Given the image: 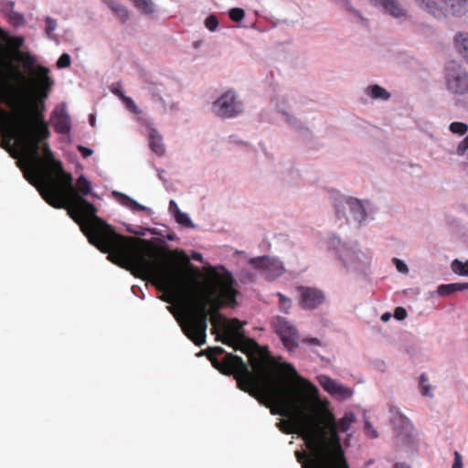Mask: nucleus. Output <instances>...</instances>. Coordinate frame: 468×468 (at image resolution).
<instances>
[{
    "instance_id": "nucleus-1",
    "label": "nucleus",
    "mask_w": 468,
    "mask_h": 468,
    "mask_svg": "<svg viewBox=\"0 0 468 468\" xmlns=\"http://www.w3.org/2000/svg\"><path fill=\"white\" fill-rule=\"evenodd\" d=\"M35 61L0 60V119L8 132L1 135L0 146L13 158H21L27 166L24 172L27 180L33 186L42 181L48 189L47 199L58 207L62 190L54 176H62L68 191L72 189L71 176L45 142L50 132L42 111L27 99L29 88L48 96L53 85L47 68L32 69Z\"/></svg>"
},
{
    "instance_id": "nucleus-2",
    "label": "nucleus",
    "mask_w": 468,
    "mask_h": 468,
    "mask_svg": "<svg viewBox=\"0 0 468 468\" xmlns=\"http://www.w3.org/2000/svg\"><path fill=\"white\" fill-rule=\"evenodd\" d=\"M149 257L154 261V271H143L136 267H129L135 276H149L154 280L157 289L165 294L161 299L173 303L182 298L185 303V317L181 323L184 334L197 346L206 343L207 321L210 314L219 313L225 305L234 306L238 291L234 288L235 281L230 272L213 271L212 284L202 289L195 284L191 290L185 291L179 272L172 268L166 261L154 259V252L149 248Z\"/></svg>"
},
{
    "instance_id": "nucleus-3",
    "label": "nucleus",
    "mask_w": 468,
    "mask_h": 468,
    "mask_svg": "<svg viewBox=\"0 0 468 468\" xmlns=\"http://www.w3.org/2000/svg\"><path fill=\"white\" fill-rule=\"evenodd\" d=\"M71 182L73 181L72 176ZM58 186L62 190L59 206L51 204L48 199V189L42 181H37L35 186L41 193L43 198L56 208L66 207L70 218L80 227L89 241L101 251L108 253V259L125 269L136 267L143 271H154V261L149 257V248L140 245L133 237L117 234L112 228L96 216L97 209L93 204L87 201L83 196L90 193L91 186L89 180L80 176L77 179V188L68 191L64 188L62 176H54Z\"/></svg>"
},
{
    "instance_id": "nucleus-4",
    "label": "nucleus",
    "mask_w": 468,
    "mask_h": 468,
    "mask_svg": "<svg viewBox=\"0 0 468 468\" xmlns=\"http://www.w3.org/2000/svg\"><path fill=\"white\" fill-rule=\"evenodd\" d=\"M282 367L297 381L299 396L291 388L271 383L267 375L247 393L269 408L272 415L286 417L287 420H281L277 424L279 430L285 434H297L314 453V416L307 413L306 402L309 397L316 396L318 390L313 383L300 377L292 364L284 363Z\"/></svg>"
},
{
    "instance_id": "nucleus-5",
    "label": "nucleus",
    "mask_w": 468,
    "mask_h": 468,
    "mask_svg": "<svg viewBox=\"0 0 468 468\" xmlns=\"http://www.w3.org/2000/svg\"><path fill=\"white\" fill-rule=\"evenodd\" d=\"M356 421L352 412L335 420L331 410L319 408L314 410V454L306 468H349L338 432L347 431Z\"/></svg>"
},
{
    "instance_id": "nucleus-6",
    "label": "nucleus",
    "mask_w": 468,
    "mask_h": 468,
    "mask_svg": "<svg viewBox=\"0 0 468 468\" xmlns=\"http://www.w3.org/2000/svg\"><path fill=\"white\" fill-rule=\"evenodd\" d=\"M222 354H225V350L220 346L208 347L206 350V355L212 366L224 375H232L237 381L238 388L244 392H248L263 377L268 375L267 367L261 360L253 359L251 363L254 371H251L240 356L233 354H226L224 358L219 361L217 356Z\"/></svg>"
},
{
    "instance_id": "nucleus-7",
    "label": "nucleus",
    "mask_w": 468,
    "mask_h": 468,
    "mask_svg": "<svg viewBox=\"0 0 468 468\" xmlns=\"http://www.w3.org/2000/svg\"><path fill=\"white\" fill-rule=\"evenodd\" d=\"M208 319L212 324L211 334L216 335V341L238 349L245 335L242 324L238 319L228 321L220 313L210 314Z\"/></svg>"
},
{
    "instance_id": "nucleus-8",
    "label": "nucleus",
    "mask_w": 468,
    "mask_h": 468,
    "mask_svg": "<svg viewBox=\"0 0 468 468\" xmlns=\"http://www.w3.org/2000/svg\"><path fill=\"white\" fill-rule=\"evenodd\" d=\"M416 6L436 19L461 16L467 12L468 0H413Z\"/></svg>"
},
{
    "instance_id": "nucleus-9",
    "label": "nucleus",
    "mask_w": 468,
    "mask_h": 468,
    "mask_svg": "<svg viewBox=\"0 0 468 468\" xmlns=\"http://www.w3.org/2000/svg\"><path fill=\"white\" fill-rule=\"evenodd\" d=\"M447 90L459 96H468V73L455 60H451L445 68Z\"/></svg>"
},
{
    "instance_id": "nucleus-10",
    "label": "nucleus",
    "mask_w": 468,
    "mask_h": 468,
    "mask_svg": "<svg viewBox=\"0 0 468 468\" xmlns=\"http://www.w3.org/2000/svg\"><path fill=\"white\" fill-rule=\"evenodd\" d=\"M271 325L287 350L294 351L298 347L299 334L290 321L282 316H275L272 318Z\"/></svg>"
},
{
    "instance_id": "nucleus-11",
    "label": "nucleus",
    "mask_w": 468,
    "mask_h": 468,
    "mask_svg": "<svg viewBox=\"0 0 468 468\" xmlns=\"http://www.w3.org/2000/svg\"><path fill=\"white\" fill-rule=\"evenodd\" d=\"M216 113L221 118H232L242 112V103L236 100L233 90L222 94L213 104Z\"/></svg>"
},
{
    "instance_id": "nucleus-12",
    "label": "nucleus",
    "mask_w": 468,
    "mask_h": 468,
    "mask_svg": "<svg viewBox=\"0 0 468 468\" xmlns=\"http://www.w3.org/2000/svg\"><path fill=\"white\" fill-rule=\"evenodd\" d=\"M250 263L255 269L262 271L270 279H276L284 272L282 261L267 256L253 258Z\"/></svg>"
},
{
    "instance_id": "nucleus-13",
    "label": "nucleus",
    "mask_w": 468,
    "mask_h": 468,
    "mask_svg": "<svg viewBox=\"0 0 468 468\" xmlns=\"http://www.w3.org/2000/svg\"><path fill=\"white\" fill-rule=\"evenodd\" d=\"M297 291L300 295V304L304 309H315L324 301V294L319 289L300 286Z\"/></svg>"
},
{
    "instance_id": "nucleus-14",
    "label": "nucleus",
    "mask_w": 468,
    "mask_h": 468,
    "mask_svg": "<svg viewBox=\"0 0 468 468\" xmlns=\"http://www.w3.org/2000/svg\"><path fill=\"white\" fill-rule=\"evenodd\" d=\"M318 380L326 392L340 399H349L353 395L351 388L345 387L328 376L322 375L318 378Z\"/></svg>"
},
{
    "instance_id": "nucleus-15",
    "label": "nucleus",
    "mask_w": 468,
    "mask_h": 468,
    "mask_svg": "<svg viewBox=\"0 0 468 468\" xmlns=\"http://www.w3.org/2000/svg\"><path fill=\"white\" fill-rule=\"evenodd\" d=\"M51 123L55 131L60 134H67L70 131L69 116L64 105L57 106L51 114Z\"/></svg>"
},
{
    "instance_id": "nucleus-16",
    "label": "nucleus",
    "mask_w": 468,
    "mask_h": 468,
    "mask_svg": "<svg viewBox=\"0 0 468 468\" xmlns=\"http://www.w3.org/2000/svg\"><path fill=\"white\" fill-rule=\"evenodd\" d=\"M373 5L381 8L385 13L394 18L406 16L407 10L401 5L399 0H371Z\"/></svg>"
},
{
    "instance_id": "nucleus-17",
    "label": "nucleus",
    "mask_w": 468,
    "mask_h": 468,
    "mask_svg": "<svg viewBox=\"0 0 468 468\" xmlns=\"http://www.w3.org/2000/svg\"><path fill=\"white\" fill-rule=\"evenodd\" d=\"M103 3L121 23L124 24L127 22L130 16L129 9L119 0H103Z\"/></svg>"
},
{
    "instance_id": "nucleus-18",
    "label": "nucleus",
    "mask_w": 468,
    "mask_h": 468,
    "mask_svg": "<svg viewBox=\"0 0 468 468\" xmlns=\"http://www.w3.org/2000/svg\"><path fill=\"white\" fill-rule=\"evenodd\" d=\"M452 44L457 54L463 57V58H468V31L455 33Z\"/></svg>"
},
{
    "instance_id": "nucleus-19",
    "label": "nucleus",
    "mask_w": 468,
    "mask_h": 468,
    "mask_svg": "<svg viewBox=\"0 0 468 468\" xmlns=\"http://www.w3.org/2000/svg\"><path fill=\"white\" fill-rule=\"evenodd\" d=\"M149 146L157 155L162 156L165 153L163 138L156 129L151 128L148 133Z\"/></svg>"
},
{
    "instance_id": "nucleus-20",
    "label": "nucleus",
    "mask_w": 468,
    "mask_h": 468,
    "mask_svg": "<svg viewBox=\"0 0 468 468\" xmlns=\"http://www.w3.org/2000/svg\"><path fill=\"white\" fill-rule=\"evenodd\" d=\"M346 203L349 206L355 219H356L358 222H361L366 218V208L360 200L354 197H348L346 199Z\"/></svg>"
},
{
    "instance_id": "nucleus-21",
    "label": "nucleus",
    "mask_w": 468,
    "mask_h": 468,
    "mask_svg": "<svg viewBox=\"0 0 468 468\" xmlns=\"http://www.w3.org/2000/svg\"><path fill=\"white\" fill-rule=\"evenodd\" d=\"M133 7L144 15H152L156 11V5L153 0H129Z\"/></svg>"
},
{
    "instance_id": "nucleus-22",
    "label": "nucleus",
    "mask_w": 468,
    "mask_h": 468,
    "mask_svg": "<svg viewBox=\"0 0 468 468\" xmlns=\"http://www.w3.org/2000/svg\"><path fill=\"white\" fill-rule=\"evenodd\" d=\"M116 195L118 196V201L120 202V204L130 208L133 211L141 212L145 211L147 209L146 207L137 203L135 200H133L125 194L116 193Z\"/></svg>"
},
{
    "instance_id": "nucleus-23",
    "label": "nucleus",
    "mask_w": 468,
    "mask_h": 468,
    "mask_svg": "<svg viewBox=\"0 0 468 468\" xmlns=\"http://www.w3.org/2000/svg\"><path fill=\"white\" fill-rule=\"evenodd\" d=\"M366 93L375 100L388 101L390 98V93L379 85L368 86L366 90Z\"/></svg>"
},
{
    "instance_id": "nucleus-24",
    "label": "nucleus",
    "mask_w": 468,
    "mask_h": 468,
    "mask_svg": "<svg viewBox=\"0 0 468 468\" xmlns=\"http://www.w3.org/2000/svg\"><path fill=\"white\" fill-rule=\"evenodd\" d=\"M463 290H465V285H463V283L442 284V285L439 286L438 293L441 296H446L453 292L463 291Z\"/></svg>"
},
{
    "instance_id": "nucleus-25",
    "label": "nucleus",
    "mask_w": 468,
    "mask_h": 468,
    "mask_svg": "<svg viewBox=\"0 0 468 468\" xmlns=\"http://www.w3.org/2000/svg\"><path fill=\"white\" fill-rule=\"evenodd\" d=\"M45 33L47 37L49 39L57 40L56 35L54 33L58 27L57 20L48 16L45 19Z\"/></svg>"
},
{
    "instance_id": "nucleus-26",
    "label": "nucleus",
    "mask_w": 468,
    "mask_h": 468,
    "mask_svg": "<svg viewBox=\"0 0 468 468\" xmlns=\"http://www.w3.org/2000/svg\"><path fill=\"white\" fill-rule=\"evenodd\" d=\"M452 269L453 272L459 275L468 276V261L463 262L459 260H454L452 263Z\"/></svg>"
},
{
    "instance_id": "nucleus-27",
    "label": "nucleus",
    "mask_w": 468,
    "mask_h": 468,
    "mask_svg": "<svg viewBox=\"0 0 468 468\" xmlns=\"http://www.w3.org/2000/svg\"><path fill=\"white\" fill-rule=\"evenodd\" d=\"M314 456L315 454L312 451H310V454L303 451L295 452V457L297 459V462L302 464V468H306V464H309L310 460Z\"/></svg>"
},
{
    "instance_id": "nucleus-28",
    "label": "nucleus",
    "mask_w": 468,
    "mask_h": 468,
    "mask_svg": "<svg viewBox=\"0 0 468 468\" xmlns=\"http://www.w3.org/2000/svg\"><path fill=\"white\" fill-rule=\"evenodd\" d=\"M277 297L279 299V308L280 311L285 314H288L291 307H292V300L288 297H286L282 292L277 293Z\"/></svg>"
},
{
    "instance_id": "nucleus-29",
    "label": "nucleus",
    "mask_w": 468,
    "mask_h": 468,
    "mask_svg": "<svg viewBox=\"0 0 468 468\" xmlns=\"http://www.w3.org/2000/svg\"><path fill=\"white\" fill-rule=\"evenodd\" d=\"M450 131L458 135H463L468 132V125L461 122H453L450 124Z\"/></svg>"
},
{
    "instance_id": "nucleus-30",
    "label": "nucleus",
    "mask_w": 468,
    "mask_h": 468,
    "mask_svg": "<svg viewBox=\"0 0 468 468\" xmlns=\"http://www.w3.org/2000/svg\"><path fill=\"white\" fill-rule=\"evenodd\" d=\"M174 217H175L176 221L178 224H180L184 227H186V228L193 227L192 221L187 214L180 211V212H177V214Z\"/></svg>"
},
{
    "instance_id": "nucleus-31",
    "label": "nucleus",
    "mask_w": 468,
    "mask_h": 468,
    "mask_svg": "<svg viewBox=\"0 0 468 468\" xmlns=\"http://www.w3.org/2000/svg\"><path fill=\"white\" fill-rule=\"evenodd\" d=\"M9 23L13 25L14 27H19L24 24L25 18L24 16L18 12H14L10 14L8 16H6Z\"/></svg>"
},
{
    "instance_id": "nucleus-32",
    "label": "nucleus",
    "mask_w": 468,
    "mask_h": 468,
    "mask_svg": "<svg viewBox=\"0 0 468 468\" xmlns=\"http://www.w3.org/2000/svg\"><path fill=\"white\" fill-rule=\"evenodd\" d=\"M229 16L232 21L239 22L244 18L245 12L242 8L234 7L229 11Z\"/></svg>"
},
{
    "instance_id": "nucleus-33",
    "label": "nucleus",
    "mask_w": 468,
    "mask_h": 468,
    "mask_svg": "<svg viewBox=\"0 0 468 468\" xmlns=\"http://www.w3.org/2000/svg\"><path fill=\"white\" fill-rule=\"evenodd\" d=\"M14 7V1H2L0 3V11L5 16V17L15 12Z\"/></svg>"
},
{
    "instance_id": "nucleus-34",
    "label": "nucleus",
    "mask_w": 468,
    "mask_h": 468,
    "mask_svg": "<svg viewBox=\"0 0 468 468\" xmlns=\"http://www.w3.org/2000/svg\"><path fill=\"white\" fill-rule=\"evenodd\" d=\"M427 381H428L427 376L424 373L421 374L420 377V388L421 394L423 396L431 397V393L430 390V387L426 384Z\"/></svg>"
},
{
    "instance_id": "nucleus-35",
    "label": "nucleus",
    "mask_w": 468,
    "mask_h": 468,
    "mask_svg": "<svg viewBox=\"0 0 468 468\" xmlns=\"http://www.w3.org/2000/svg\"><path fill=\"white\" fill-rule=\"evenodd\" d=\"M205 26L209 31H216L218 27V20L216 16L210 15L205 19Z\"/></svg>"
},
{
    "instance_id": "nucleus-36",
    "label": "nucleus",
    "mask_w": 468,
    "mask_h": 468,
    "mask_svg": "<svg viewBox=\"0 0 468 468\" xmlns=\"http://www.w3.org/2000/svg\"><path fill=\"white\" fill-rule=\"evenodd\" d=\"M123 103L127 110H129L131 112L138 114L141 112L133 100L130 97L123 96Z\"/></svg>"
},
{
    "instance_id": "nucleus-37",
    "label": "nucleus",
    "mask_w": 468,
    "mask_h": 468,
    "mask_svg": "<svg viewBox=\"0 0 468 468\" xmlns=\"http://www.w3.org/2000/svg\"><path fill=\"white\" fill-rule=\"evenodd\" d=\"M365 433L367 437L376 439L378 437V431L374 429L373 425L367 420H365Z\"/></svg>"
},
{
    "instance_id": "nucleus-38",
    "label": "nucleus",
    "mask_w": 468,
    "mask_h": 468,
    "mask_svg": "<svg viewBox=\"0 0 468 468\" xmlns=\"http://www.w3.org/2000/svg\"><path fill=\"white\" fill-rule=\"evenodd\" d=\"M179 254V258H180V261L189 269H193L195 271L196 273H198V270L197 268L194 267V265L190 262L189 261V258L187 257V255L183 252V251H180L178 252Z\"/></svg>"
},
{
    "instance_id": "nucleus-39",
    "label": "nucleus",
    "mask_w": 468,
    "mask_h": 468,
    "mask_svg": "<svg viewBox=\"0 0 468 468\" xmlns=\"http://www.w3.org/2000/svg\"><path fill=\"white\" fill-rule=\"evenodd\" d=\"M468 150V135L457 146L456 153L458 155H463Z\"/></svg>"
},
{
    "instance_id": "nucleus-40",
    "label": "nucleus",
    "mask_w": 468,
    "mask_h": 468,
    "mask_svg": "<svg viewBox=\"0 0 468 468\" xmlns=\"http://www.w3.org/2000/svg\"><path fill=\"white\" fill-rule=\"evenodd\" d=\"M343 1H344V6H345L348 11H350V12H351L355 16H356L357 18H360V19L364 20V18H363V16H362V15H361V13H360L358 10H356V9L353 8V7L351 6V5H350V3H349V1H348V0H343Z\"/></svg>"
},
{
    "instance_id": "nucleus-41",
    "label": "nucleus",
    "mask_w": 468,
    "mask_h": 468,
    "mask_svg": "<svg viewBox=\"0 0 468 468\" xmlns=\"http://www.w3.org/2000/svg\"><path fill=\"white\" fill-rule=\"evenodd\" d=\"M397 320H404L407 317V311L403 307H397L394 312Z\"/></svg>"
},
{
    "instance_id": "nucleus-42",
    "label": "nucleus",
    "mask_w": 468,
    "mask_h": 468,
    "mask_svg": "<svg viewBox=\"0 0 468 468\" xmlns=\"http://www.w3.org/2000/svg\"><path fill=\"white\" fill-rule=\"evenodd\" d=\"M463 459L462 455L459 453V452H454V462L452 468H463Z\"/></svg>"
},
{
    "instance_id": "nucleus-43",
    "label": "nucleus",
    "mask_w": 468,
    "mask_h": 468,
    "mask_svg": "<svg viewBox=\"0 0 468 468\" xmlns=\"http://www.w3.org/2000/svg\"><path fill=\"white\" fill-rule=\"evenodd\" d=\"M393 261L397 267V270L399 271V272H407L408 271V267L407 265L400 260L397 259V258H394L393 259Z\"/></svg>"
},
{
    "instance_id": "nucleus-44",
    "label": "nucleus",
    "mask_w": 468,
    "mask_h": 468,
    "mask_svg": "<svg viewBox=\"0 0 468 468\" xmlns=\"http://www.w3.org/2000/svg\"><path fill=\"white\" fill-rule=\"evenodd\" d=\"M78 151L80 153L83 158H87L93 154V151L91 149L82 145L78 146Z\"/></svg>"
},
{
    "instance_id": "nucleus-45",
    "label": "nucleus",
    "mask_w": 468,
    "mask_h": 468,
    "mask_svg": "<svg viewBox=\"0 0 468 468\" xmlns=\"http://www.w3.org/2000/svg\"><path fill=\"white\" fill-rule=\"evenodd\" d=\"M169 211L174 216H176L177 214V212L181 211L175 200H170V202H169Z\"/></svg>"
},
{
    "instance_id": "nucleus-46",
    "label": "nucleus",
    "mask_w": 468,
    "mask_h": 468,
    "mask_svg": "<svg viewBox=\"0 0 468 468\" xmlns=\"http://www.w3.org/2000/svg\"><path fill=\"white\" fill-rule=\"evenodd\" d=\"M303 343H306L308 345L321 346V341L315 337L303 338Z\"/></svg>"
},
{
    "instance_id": "nucleus-47",
    "label": "nucleus",
    "mask_w": 468,
    "mask_h": 468,
    "mask_svg": "<svg viewBox=\"0 0 468 468\" xmlns=\"http://www.w3.org/2000/svg\"><path fill=\"white\" fill-rule=\"evenodd\" d=\"M71 60H57V66L59 69L69 68Z\"/></svg>"
},
{
    "instance_id": "nucleus-48",
    "label": "nucleus",
    "mask_w": 468,
    "mask_h": 468,
    "mask_svg": "<svg viewBox=\"0 0 468 468\" xmlns=\"http://www.w3.org/2000/svg\"><path fill=\"white\" fill-rule=\"evenodd\" d=\"M191 258L194 260V261H199V262H203V256L201 253L199 252H197V251H193L192 254H191Z\"/></svg>"
},
{
    "instance_id": "nucleus-49",
    "label": "nucleus",
    "mask_w": 468,
    "mask_h": 468,
    "mask_svg": "<svg viewBox=\"0 0 468 468\" xmlns=\"http://www.w3.org/2000/svg\"><path fill=\"white\" fill-rule=\"evenodd\" d=\"M112 92L115 95H117L122 100V101L123 102V96H125V95H124V93L122 90H120L118 89H115V90H112Z\"/></svg>"
},
{
    "instance_id": "nucleus-50",
    "label": "nucleus",
    "mask_w": 468,
    "mask_h": 468,
    "mask_svg": "<svg viewBox=\"0 0 468 468\" xmlns=\"http://www.w3.org/2000/svg\"><path fill=\"white\" fill-rule=\"evenodd\" d=\"M58 58H71V55L67 52H64L59 56Z\"/></svg>"
},
{
    "instance_id": "nucleus-51",
    "label": "nucleus",
    "mask_w": 468,
    "mask_h": 468,
    "mask_svg": "<svg viewBox=\"0 0 468 468\" xmlns=\"http://www.w3.org/2000/svg\"><path fill=\"white\" fill-rule=\"evenodd\" d=\"M395 468H410L407 464L405 463H396L394 465Z\"/></svg>"
},
{
    "instance_id": "nucleus-52",
    "label": "nucleus",
    "mask_w": 468,
    "mask_h": 468,
    "mask_svg": "<svg viewBox=\"0 0 468 468\" xmlns=\"http://www.w3.org/2000/svg\"><path fill=\"white\" fill-rule=\"evenodd\" d=\"M389 317H390V314H389L388 313H386V314H384L381 316V319H382L383 321H388V320L389 319Z\"/></svg>"
},
{
    "instance_id": "nucleus-53",
    "label": "nucleus",
    "mask_w": 468,
    "mask_h": 468,
    "mask_svg": "<svg viewBox=\"0 0 468 468\" xmlns=\"http://www.w3.org/2000/svg\"><path fill=\"white\" fill-rule=\"evenodd\" d=\"M89 120H90V125L94 126L95 125V116L90 115Z\"/></svg>"
},
{
    "instance_id": "nucleus-54",
    "label": "nucleus",
    "mask_w": 468,
    "mask_h": 468,
    "mask_svg": "<svg viewBox=\"0 0 468 468\" xmlns=\"http://www.w3.org/2000/svg\"><path fill=\"white\" fill-rule=\"evenodd\" d=\"M335 209H336V215L338 218H340V204H335Z\"/></svg>"
},
{
    "instance_id": "nucleus-55",
    "label": "nucleus",
    "mask_w": 468,
    "mask_h": 468,
    "mask_svg": "<svg viewBox=\"0 0 468 468\" xmlns=\"http://www.w3.org/2000/svg\"><path fill=\"white\" fill-rule=\"evenodd\" d=\"M140 242H141V243H144V244H145V243H146V241H145L144 239H140Z\"/></svg>"
},
{
    "instance_id": "nucleus-56",
    "label": "nucleus",
    "mask_w": 468,
    "mask_h": 468,
    "mask_svg": "<svg viewBox=\"0 0 468 468\" xmlns=\"http://www.w3.org/2000/svg\"><path fill=\"white\" fill-rule=\"evenodd\" d=\"M463 285H465V289H468V283H463Z\"/></svg>"
}]
</instances>
